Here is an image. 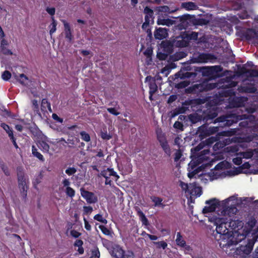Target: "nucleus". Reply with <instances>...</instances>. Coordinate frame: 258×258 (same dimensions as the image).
Instances as JSON below:
<instances>
[{
  "label": "nucleus",
  "mask_w": 258,
  "mask_h": 258,
  "mask_svg": "<svg viewBox=\"0 0 258 258\" xmlns=\"http://www.w3.org/2000/svg\"><path fill=\"white\" fill-rule=\"evenodd\" d=\"M1 126L6 131L11 139H13V133L10 128L9 126L5 123H2Z\"/></svg>",
  "instance_id": "obj_37"
},
{
  "label": "nucleus",
  "mask_w": 258,
  "mask_h": 258,
  "mask_svg": "<svg viewBox=\"0 0 258 258\" xmlns=\"http://www.w3.org/2000/svg\"><path fill=\"white\" fill-rule=\"evenodd\" d=\"M167 35V29L165 28H159L154 33L155 38L159 40L165 38Z\"/></svg>",
  "instance_id": "obj_14"
},
{
  "label": "nucleus",
  "mask_w": 258,
  "mask_h": 258,
  "mask_svg": "<svg viewBox=\"0 0 258 258\" xmlns=\"http://www.w3.org/2000/svg\"><path fill=\"white\" fill-rule=\"evenodd\" d=\"M149 88H150V99L151 100L152 96L154 93H155V92L157 91V86L155 82L154 81H152L149 84Z\"/></svg>",
  "instance_id": "obj_32"
},
{
  "label": "nucleus",
  "mask_w": 258,
  "mask_h": 258,
  "mask_svg": "<svg viewBox=\"0 0 258 258\" xmlns=\"http://www.w3.org/2000/svg\"><path fill=\"white\" fill-rule=\"evenodd\" d=\"M175 242L176 244L180 247H182V246L185 245V243H186L185 241L183 239L182 236L179 232L177 233Z\"/></svg>",
  "instance_id": "obj_29"
},
{
  "label": "nucleus",
  "mask_w": 258,
  "mask_h": 258,
  "mask_svg": "<svg viewBox=\"0 0 258 258\" xmlns=\"http://www.w3.org/2000/svg\"><path fill=\"white\" fill-rule=\"evenodd\" d=\"M181 7L188 11L195 10L198 9L197 5L191 2L182 3Z\"/></svg>",
  "instance_id": "obj_24"
},
{
  "label": "nucleus",
  "mask_w": 258,
  "mask_h": 258,
  "mask_svg": "<svg viewBox=\"0 0 258 258\" xmlns=\"http://www.w3.org/2000/svg\"><path fill=\"white\" fill-rule=\"evenodd\" d=\"M81 196L89 204H93L97 202V197L92 192L86 190L84 188L80 189Z\"/></svg>",
  "instance_id": "obj_12"
},
{
  "label": "nucleus",
  "mask_w": 258,
  "mask_h": 258,
  "mask_svg": "<svg viewBox=\"0 0 258 258\" xmlns=\"http://www.w3.org/2000/svg\"><path fill=\"white\" fill-rule=\"evenodd\" d=\"M66 193L68 196L73 198L75 196V191L72 187H68L66 188Z\"/></svg>",
  "instance_id": "obj_40"
},
{
  "label": "nucleus",
  "mask_w": 258,
  "mask_h": 258,
  "mask_svg": "<svg viewBox=\"0 0 258 258\" xmlns=\"http://www.w3.org/2000/svg\"><path fill=\"white\" fill-rule=\"evenodd\" d=\"M102 176L105 178H109L110 176H113L116 178V180L119 178V176L117 173L114 172L112 169L110 168H107V169L101 171L100 174L98 175V176Z\"/></svg>",
  "instance_id": "obj_15"
},
{
  "label": "nucleus",
  "mask_w": 258,
  "mask_h": 258,
  "mask_svg": "<svg viewBox=\"0 0 258 258\" xmlns=\"http://www.w3.org/2000/svg\"><path fill=\"white\" fill-rule=\"evenodd\" d=\"M222 201H219L216 199H212L211 200L207 201L206 204L207 206H205L203 210V212L205 214L211 213L213 214L216 212H219L220 209L222 207Z\"/></svg>",
  "instance_id": "obj_5"
},
{
  "label": "nucleus",
  "mask_w": 258,
  "mask_h": 258,
  "mask_svg": "<svg viewBox=\"0 0 258 258\" xmlns=\"http://www.w3.org/2000/svg\"><path fill=\"white\" fill-rule=\"evenodd\" d=\"M204 146H205V143H201L198 146H197L196 147H195V148H192L191 149V152L192 154V157L196 156V155H195V154H196L197 152L200 151L201 150L203 149L204 147Z\"/></svg>",
  "instance_id": "obj_35"
},
{
  "label": "nucleus",
  "mask_w": 258,
  "mask_h": 258,
  "mask_svg": "<svg viewBox=\"0 0 258 258\" xmlns=\"http://www.w3.org/2000/svg\"><path fill=\"white\" fill-rule=\"evenodd\" d=\"M93 208L91 206H84L83 211L85 214H90L92 213Z\"/></svg>",
  "instance_id": "obj_51"
},
{
  "label": "nucleus",
  "mask_w": 258,
  "mask_h": 258,
  "mask_svg": "<svg viewBox=\"0 0 258 258\" xmlns=\"http://www.w3.org/2000/svg\"><path fill=\"white\" fill-rule=\"evenodd\" d=\"M242 156L239 153L235 158L233 159V162L235 164L239 165L242 163Z\"/></svg>",
  "instance_id": "obj_41"
},
{
  "label": "nucleus",
  "mask_w": 258,
  "mask_h": 258,
  "mask_svg": "<svg viewBox=\"0 0 258 258\" xmlns=\"http://www.w3.org/2000/svg\"><path fill=\"white\" fill-rule=\"evenodd\" d=\"M14 76L15 79L22 85L28 86L30 82L28 78L23 74H20L19 76L15 75Z\"/></svg>",
  "instance_id": "obj_16"
},
{
  "label": "nucleus",
  "mask_w": 258,
  "mask_h": 258,
  "mask_svg": "<svg viewBox=\"0 0 258 258\" xmlns=\"http://www.w3.org/2000/svg\"><path fill=\"white\" fill-rule=\"evenodd\" d=\"M252 200L251 198H238L237 195L232 196L222 203L219 212L211 214L208 216L209 221L216 226L215 238L221 247H223V243L229 238L232 232L227 228L226 225L230 218L236 214V206L250 203Z\"/></svg>",
  "instance_id": "obj_1"
},
{
  "label": "nucleus",
  "mask_w": 258,
  "mask_h": 258,
  "mask_svg": "<svg viewBox=\"0 0 258 258\" xmlns=\"http://www.w3.org/2000/svg\"><path fill=\"white\" fill-rule=\"evenodd\" d=\"M62 22L64 25V32L66 37L69 39V40L71 41L72 39V35L71 34V31L70 25L68 23H67L66 21L63 20Z\"/></svg>",
  "instance_id": "obj_25"
},
{
  "label": "nucleus",
  "mask_w": 258,
  "mask_h": 258,
  "mask_svg": "<svg viewBox=\"0 0 258 258\" xmlns=\"http://www.w3.org/2000/svg\"><path fill=\"white\" fill-rule=\"evenodd\" d=\"M231 219V218H230ZM229 227L231 228V229L233 230H235L236 229H237L238 230L240 228H241L243 226V223L241 221L238 220H231L230 219L229 221Z\"/></svg>",
  "instance_id": "obj_21"
},
{
  "label": "nucleus",
  "mask_w": 258,
  "mask_h": 258,
  "mask_svg": "<svg viewBox=\"0 0 258 258\" xmlns=\"http://www.w3.org/2000/svg\"><path fill=\"white\" fill-rule=\"evenodd\" d=\"M110 254L116 258H122L124 251L119 245L113 244L108 248Z\"/></svg>",
  "instance_id": "obj_11"
},
{
  "label": "nucleus",
  "mask_w": 258,
  "mask_h": 258,
  "mask_svg": "<svg viewBox=\"0 0 258 258\" xmlns=\"http://www.w3.org/2000/svg\"><path fill=\"white\" fill-rule=\"evenodd\" d=\"M239 147L237 145H233L228 146L222 150L221 159H224L225 157L227 156L228 154L230 155L232 153H235L238 151Z\"/></svg>",
  "instance_id": "obj_13"
},
{
  "label": "nucleus",
  "mask_w": 258,
  "mask_h": 258,
  "mask_svg": "<svg viewBox=\"0 0 258 258\" xmlns=\"http://www.w3.org/2000/svg\"><path fill=\"white\" fill-rule=\"evenodd\" d=\"M54 144L49 138L45 136H42L38 141V146L44 152H48L50 149V144Z\"/></svg>",
  "instance_id": "obj_10"
},
{
  "label": "nucleus",
  "mask_w": 258,
  "mask_h": 258,
  "mask_svg": "<svg viewBox=\"0 0 258 258\" xmlns=\"http://www.w3.org/2000/svg\"><path fill=\"white\" fill-rule=\"evenodd\" d=\"M144 13L146 14V15H148L150 16V18H152L153 14V11L152 9L148 7H146L144 9Z\"/></svg>",
  "instance_id": "obj_49"
},
{
  "label": "nucleus",
  "mask_w": 258,
  "mask_h": 258,
  "mask_svg": "<svg viewBox=\"0 0 258 258\" xmlns=\"http://www.w3.org/2000/svg\"><path fill=\"white\" fill-rule=\"evenodd\" d=\"M238 90L241 93H254L256 89L255 87L252 86H245L243 85L238 87Z\"/></svg>",
  "instance_id": "obj_20"
},
{
  "label": "nucleus",
  "mask_w": 258,
  "mask_h": 258,
  "mask_svg": "<svg viewBox=\"0 0 258 258\" xmlns=\"http://www.w3.org/2000/svg\"><path fill=\"white\" fill-rule=\"evenodd\" d=\"M198 33L195 32H191L189 35V38L190 39L196 40L198 38Z\"/></svg>",
  "instance_id": "obj_63"
},
{
  "label": "nucleus",
  "mask_w": 258,
  "mask_h": 258,
  "mask_svg": "<svg viewBox=\"0 0 258 258\" xmlns=\"http://www.w3.org/2000/svg\"><path fill=\"white\" fill-rule=\"evenodd\" d=\"M99 228L101 230V231L105 235H109L110 234V231L107 228L105 227V226L103 225L99 226Z\"/></svg>",
  "instance_id": "obj_52"
},
{
  "label": "nucleus",
  "mask_w": 258,
  "mask_h": 258,
  "mask_svg": "<svg viewBox=\"0 0 258 258\" xmlns=\"http://www.w3.org/2000/svg\"><path fill=\"white\" fill-rule=\"evenodd\" d=\"M248 100L245 97H233L229 99V107H239L244 105L245 102Z\"/></svg>",
  "instance_id": "obj_8"
},
{
  "label": "nucleus",
  "mask_w": 258,
  "mask_h": 258,
  "mask_svg": "<svg viewBox=\"0 0 258 258\" xmlns=\"http://www.w3.org/2000/svg\"><path fill=\"white\" fill-rule=\"evenodd\" d=\"M100 252L97 249H95L92 251L90 258H99Z\"/></svg>",
  "instance_id": "obj_48"
},
{
  "label": "nucleus",
  "mask_w": 258,
  "mask_h": 258,
  "mask_svg": "<svg viewBox=\"0 0 258 258\" xmlns=\"http://www.w3.org/2000/svg\"><path fill=\"white\" fill-rule=\"evenodd\" d=\"M8 44V42L6 39H3L1 43V52L4 54L11 55L12 54V52L7 47Z\"/></svg>",
  "instance_id": "obj_17"
},
{
  "label": "nucleus",
  "mask_w": 258,
  "mask_h": 258,
  "mask_svg": "<svg viewBox=\"0 0 258 258\" xmlns=\"http://www.w3.org/2000/svg\"><path fill=\"white\" fill-rule=\"evenodd\" d=\"M232 140L229 138L226 139L222 141L217 142L213 146V148L215 151H218L220 149L223 148L226 145L229 144Z\"/></svg>",
  "instance_id": "obj_18"
},
{
  "label": "nucleus",
  "mask_w": 258,
  "mask_h": 258,
  "mask_svg": "<svg viewBox=\"0 0 258 258\" xmlns=\"http://www.w3.org/2000/svg\"><path fill=\"white\" fill-rule=\"evenodd\" d=\"M242 158L249 159L252 157L253 153L251 151H247L246 152L240 153Z\"/></svg>",
  "instance_id": "obj_43"
},
{
  "label": "nucleus",
  "mask_w": 258,
  "mask_h": 258,
  "mask_svg": "<svg viewBox=\"0 0 258 258\" xmlns=\"http://www.w3.org/2000/svg\"><path fill=\"white\" fill-rule=\"evenodd\" d=\"M11 74L8 71H5L2 75V79L5 81H8L11 77Z\"/></svg>",
  "instance_id": "obj_44"
},
{
  "label": "nucleus",
  "mask_w": 258,
  "mask_h": 258,
  "mask_svg": "<svg viewBox=\"0 0 258 258\" xmlns=\"http://www.w3.org/2000/svg\"><path fill=\"white\" fill-rule=\"evenodd\" d=\"M70 234L72 236L75 238H78L81 235V233L75 230H71L70 231Z\"/></svg>",
  "instance_id": "obj_56"
},
{
  "label": "nucleus",
  "mask_w": 258,
  "mask_h": 258,
  "mask_svg": "<svg viewBox=\"0 0 258 258\" xmlns=\"http://www.w3.org/2000/svg\"><path fill=\"white\" fill-rule=\"evenodd\" d=\"M151 199H152V202H154L155 204V205H154L155 207L160 206H162V207L164 206L162 203V199L158 198V197H153L151 198Z\"/></svg>",
  "instance_id": "obj_38"
},
{
  "label": "nucleus",
  "mask_w": 258,
  "mask_h": 258,
  "mask_svg": "<svg viewBox=\"0 0 258 258\" xmlns=\"http://www.w3.org/2000/svg\"><path fill=\"white\" fill-rule=\"evenodd\" d=\"M246 234L244 233L240 234L236 231L231 232L230 234V237L228 239L226 240L225 243H223V247L229 246L231 245L237 244L238 243L244 239L246 237Z\"/></svg>",
  "instance_id": "obj_6"
},
{
  "label": "nucleus",
  "mask_w": 258,
  "mask_h": 258,
  "mask_svg": "<svg viewBox=\"0 0 258 258\" xmlns=\"http://www.w3.org/2000/svg\"><path fill=\"white\" fill-rule=\"evenodd\" d=\"M231 164L226 161H223L218 163L214 169L208 173L201 174L202 179L207 181H212L219 178L224 177L225 175V170L230 168Z\"/></svg>",
  "instance_id": "obj_2"
},
{
  "label": "nucleus",
  "mask_w": 258,
  "mask_h": 258,
  "mask_svg": "<svg viewBox=\"0 0 258 258\" xmlns=\"http://www.w3.org/2000/svg\"><path fill=\"white\" fill-rule=\"evenodd\" d=\"M210 59V56L208 54H201L199 56L198 62H207Z\"/></svg>",
  "instance_id": "obj_34"
},
{
  "label": "nucleus",
  "mask_w": 258,
  "mask_h": 258,
  "mask_svg": "<svg viewBox=\"0 0 258 258\" xmlns=\"http://www.w3.org/2000/svg\"><path fill=\"white\" fill-rule=\"evenodd\" d=\"M182 156V153L180 150H177L175 153L174 160L177 161Z\"/></svg>",
  "instance_id": "obj_57"
},
{
  "label": "nucleus",
  "mask_w": 258,
  "mask_h": 258,
  "mask_svg": "<svg viewBox=\"0 0 258 258\" xmlns=\"http://www.w3.org/2000/svg\"><path fill=\"white\" fill-rule=\"evenodd\" d=\"M122 258H134L133 253L130 251L124 252Z\"/></svg>",
  "instance_id": "obj_62"
},
{
  "label": "nucleus",
  "mask_w": 258,
  "mask_h": 258,
  "mask_svg": "<svg viewBox=\"0 0 258 258\" xmlns=\"http://www.w3.org/2000/svg\"><path fill=\"white\" fill-rule=\"evenodd\" d=\"M256 222L254 218H251L246 223L243 231L246 234L248 235L251 233L252 235H254L258 232V226L255 227Z\"/></svg>",
  "instance_id": "obj_9"
},
{
  "label": "nucleus",
  "mask_w": 258,
  "mask_h": 258,
  "mask_svg": "<svg viewBox=\"0 0 258 258\" xmlns=\"http://www.w3.org/2000/svg\"><path fill=\"white\" fill-rule=\"evenodd\" d=\"M180 185L182 189L185 191L187 197L189 196L188 198V203H194V199L200 197L202 195L201 188L197 186L195 183H190L187 184L181 181Z\"/></svg>",
  "instance_id": "obj_3"
},
{
  "label": "nucleus",
  "mask_w": 258,
  "mask_h": 258,
  "mask_svg": "<svg viewBox=\"0 0 258 258\" xmlns=\"http://www.w3.org/2000/svg\"><path fill=\"white\" fill-rule=\"evenodd\" d=\"M62 184L64 187L67 188L68 187H70V185L71 184V182L69 179L64 178L62 181Z\"/></svg>",
  "instance_id": "obj_60"
},
{
  "label": "nucleus",
  "mask_w": 258,
  "mask_h": 258,
  "mask_svg": "<svg viewBox=\"0 0 258 258\" xmlns=\"http://www.w3.org/2000/svg\"><path fill=\"white\" fill-rule=\"evenodd\" d=\"M158 140L161 143V145L167 154H169L170 151L168 146L167 144L166 141L165 140L164 137L158 136Z\"/></svg>",
  "instance_id": "obj_27"
},
{
  "label": "nucleus",
  "mask_w": 258,
  "mask_h": 258,
  "mask_svg": "<svg viewBox=\"0 0 258 258\" xmlns=\"http://www.w3.org/2000/svg\"><path fill=\"white\" fill-rule=\"evenodd\" d=\"M138 214L143 224L147 225L148 224V219L143 212H142L141 210H139L138 211Z\"/></svg>",
  "instance_id": "obj_36"
},
{
  "label": "nucleus",
  "mask_w": 258,
  "mask_h": 258,
  "mask_svg": "<svg viewBox=\"0 0 258 258\" xmlns=\"http://www.w3.org/2000/svg\"><path fill=\"white\" fill-rule=\"evenodd\" d=\"M239 131V129L236 128H231L227 131H224V132H221L219 134V135L223 136L230 137V136H231L236 134L237 132Z\"/></svg>",
  "instance_id": "obj_28"
},
{
  "label": "nucleus",
  "mask_w": 258,
  "mask_h": 258,
  "mask_svg": "<svg viewBox=\"0 0 258 258\" xmlns=\"http://www.w3.org/2000/svg\"><path fill=\"white\" fill-rule=\"evenodd\" d=\"M0 166L3 172L6 175H9L10 173L8 167L4 163H1Z\"/></svg>",
  "instance_id": "obj_47"
},
{
  "label": "nucleus",
  "mask_w": 258,
  "mask_h": 258,
  "mask_svg": "<svg viewBox=\"0 0 258 258\" xmlns=\"http://www.w3.org/2000/svg\"><path fill=\"white\" fill-rule=\"evenodd\" d=\"M80 135L81 136L82 139L85 141V142H89L90 140V137L88 134L86 133L85 132H81L80 133Z\"/></svg>",
  "instance_id": "obj_45"
},
{
  "label": "nucleus",
  "mask_w": 258,
  "mask_h": 258,
  "mask_svg": "<svg viewBox=\"0 0 258 258\" xmlns=\"http://www.w3.org/2000/svg\"><path fill=\"white\" fill-rule=\"evenodd\" d=\"M250 165L248 162H245L240 167V172L244 173H252L250 170ZM253 173V172H252ZM254 174L257 173L256 171L253 172Z\"/></svg>",
  "instance_id": "obj_26"
},
{
  "label": "nucleus",
  "mask_w": 258,
  "mask_h": 258,
  "mask_svg": "<svg viewBox=\"0 0 258 258\" xmlns=\"http://www.w3.org/2000/svg\"><path fill=\"white\" fill-rule=\"evenodd\" d=\"M77 172V169L75 167H68L65 171V172L69 176L74 174Z\"/></svg>",
  "instance_id": "obj_42"
},
{
  "label": "nucleus",
  "mask_w": 258,
  "mask_h": 258,
  "mask_svg": "<svg viewBox=\"0 0 258 258\" xmlns=\"http://www.w3.org/2000/svg\"><path fill=\"white\" fill-rule=\"evenodd\" d=\"M17 171L18 187L21 197L25 201L27 195L28 180L26 178L24 172L20 168H18Z\"/></svg>",
  "instance_id": "obj_4"
},
{
  "label": "nucleus",
  "mask_w": 258,
  "mask_h": 258,
  "mask_svg": "<svg viewBox=\"0 0 258 258\" xmlns=\"http://www.w3.org/2000/svg\"><path fill=\"white\" fill-rule=\"evenodd\" d=\"M173 126L175 128H176V129H178V130H179L180 131H182L183 130V124L181 122H179V121H176L174 125H173Z\"/></svg>",
  "instance_id": "obj_53"
},
{
  "label": "nucleus",
  "mask_w": 258,
  "mask_h": 258,
  "mask_svg": "<svg viewBox=\"0 0 258 258\" xmlns=\"http://www.w3.org/2000/svg\"><path fill=\"white\" fill-rule=\"evenodd\" d=\"M46 11L49 15L51 16L54 15L55 12V8L53 7H47Z\"/></svg>",
  "instance_id": "obj_55"
},
{
  "label": "nucleus",
  "mask_w": 258,
  "mask_h": 258,
  "mask_svg": "<svg viewBox=\"0 0 258 258\" xmlns=\"http://www.w3.org/2000/svg\"><path fill=\"white\" fill-rule=\"evenodd\" d=\"M189 84V82L187 80H185L181 82L178 84V86L180 88H184L187 86Z\"/></svg>",
  "instance_id": "obj_58"
},
{
  "label": "nucleus",
  "mask_w": 258,
  "mask_h": 258,
  "mask_svg": "<svg viewBox=\"0 0 258 258\" xmlns=\"http://www.w3.org/2000/svg\"><path fill=\"white\" fill-rule=\"evenodd\" d=\"M101 137L104 140H109L111 138V136L108 135L107 132H102L101 133Z\"/></svg>",
  "instance_id": "obj_59"
},
{
  "label": "nucleus",
  "mask_w": 258,
  "mask_h": 258,
  "mask_svg": "<svg viewBox=\"0 0 258 258\" xmlns=\"http://www.w3.org/2000/svg\"><path fill=\"white\" fill-rule=\"evenodd\" d=\"M32 153L35 157H37L40 160L42 161H44L43 155L40 153L38 152L37 148L34 146H32Z\"/></svg>",
  "instance_id": "obj_30"
},
{
  "label": "nucleus",
  "mask_w": 258,
  "mask_h": 258,
  "mask_svg": "<svg viewBox=\"0 0 258 258\" xmlns=\"http://www.w3.org/2000/svg\"><path fill=\"white\" fill-rule=\"evenodd\" d=\"M94 219L103 224H106L107 223V221L103 217L102 215L100 214H97L95 215L94 217Z\"/></svg>",
  "instance_id": "obj_39"
},
{
  "label": "nucleus",
  "mask_w": 258,
  "mask_h": 258,
  "mask_svg": "<svg viewBox=\"0 0 258 258\" xmlns=\"http://www.w3.org/2000/svg\"><path fill=\"white\" fill-rule=\"evenodd\" d=\"M196 161H194V159H192V161L189 163V166L191 167L192 169H194L195 166H197V164H200V163L199 161H197V157H195Z\"/></svg>",
  "instance_id": "obj_54"
},
{
  "label": "nucleus",
  "mask_w": 258,
  "mask_h": 258,
  "mask_svg": "<svg viewBox=\"0 0 258 258\" xmlns=\"http://www.w3.org/2000/svg\"><path fill=\"white\" fill-rule=\"evenodd\" d=\"M177 10V9H170L167 6L158 7L156 8V11L157 12L158 15H160V13H172Z\"/></svg>",
  "instance_id": "obj_19"
},
{
  "label": "nucleus",
  "mask_w": 258,
  "mask_h": 258,
  "mask_svg": "<svg viewBox=\"0 0 258 258\" xmlns=\"http://www.w3.org/2000/svg\"><path fill=\"white\" fill-rule=\"evenodd\" d=\"M254 242L251 240L247 244L241 245L236 248V254L240 255L242 258H245L251 252Z\"/></svg>",
  "instance_id": "obj_7"
},
{
  "label": "nucleus",
  "mask_w": 258,
  "mask_h": 258,
  "mask_svg": "<svg viewBox=\"0 0 258 258\" xmlns=\"http://www.w3.org/2000/svg\"><path fill=\"white\" fill-rule=\"evenodd\" d=\"M84 224H85V228L86 230L90 231L91 229V226L86 219V218H84Z\"/></svg>",
  "instance_id": "obj_64"
},
{
  "label": "nucleus",
  "mask_w": 258,
  "mask_h": 258,
  "mask_svg": "<svg viewBox=\"0 0 258 258\" xmlns=\"http://www.w3.org/2000/svg\"><path fill=\"white\" fill-rule=\"evenodd\" d=\"M157 23L158 25H165L170 26L174 23V21L169 19H162L159 17Z\"/></svg>",
  "instance_id": "obj_22"
},
{
  "label": "nucleus",
  "mask_w": 258,
  "mask_h": 258,
  "mask_svg": "<svg viewBox=\"0 0 258 258\" xmlns=\"http://www.w3.org/2000/svg\"><path fill=\"white\" fill-rule=\"evenodd\" d=\"M107 110L109 113L114 115H118L120 114L119 112L115 108H108Z\"/></svg>",
  "instance_id": "obj_50"
},
{
  "label": "nucleus",
  "mask_w": 258,
  "mask_h": 258,
  "mask_svg": "<svg viewBox=\"0 0 258 258\" xmlns=\"http://www.w3.org/2000/svg\"><path fill=\"white\" fill-rule=\"evenodd\" d=\"M175 45L178 47H185L188 45V41L186 39L179 38V39L175 41Z\"/></svg>",
  "instance_id": "obj_33"
},
{
  "label": "nucleus",
  "mask_w": 258,
  "mask_h": 258,
  "mask_svg": "<svg viewBox=\"0 0 258 258\" xmlns=\"http://www.w3.org/2000/svg\"><path fill=\"white\" fill-rule=\"evenodd\" d=\"M154 244L157 245L158 246V247H159V248L161 247L163 249H165L167 247V243L165 242L164 241H159V242H154Z\"/></svg>",
  "instance_id": "obj_46"
},
{
  "label": "nucleus",
  "mask_w": 258,
  "mask_h": 258,
  "mask_svg": "<svg viewBox=\"0 0 258 258\" xmlns=\"http://www.w3.org/2000/svg\"><path fill=\"white\" fill-rule=\"evenodd\" d=\"M209 154V151L208 149H205L200 153V155L198 156L197 161L199 163H202L204 161L208 159L207 155Z\"/></svg>",
  "instance_id": "obj_23"
},
{
  "label": "nucleus",
  "mask_w": 258,
  "mask_h": 258,
  "mask_svg": "<svg viewBox=\"0 0 258 258\" xmlns=\"http://www.w3.org/2000/svg\"><path fill=\"white\" fill-rule=\"evenodd\" d=\"M218 131V127H210L208 130V133L209 134H212L216 133Z\"/></svg>",
  "instance_id": "obj_61"
},
{
  "label": "nucleus",
  "mask_w": 258,
  "mask_h": 258,
  "mask_svg": "<svg viewBox=\"0 0 258 258\" xmlns=\"http://www.w3.org/2000/svg\"><path fill=\"white\" fill-rule=\"evenodd\" d=\"M56 25H57V22L54 20V17H52V23L50 24V25L49 26V34L50 35H52L56 31Z\"/></svg>",
  "instance_id": "obj_31"
}]
</instances>
